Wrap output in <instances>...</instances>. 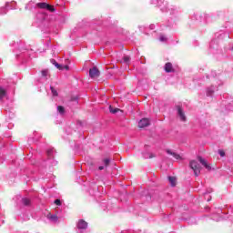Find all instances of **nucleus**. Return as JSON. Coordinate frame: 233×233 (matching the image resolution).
I'll return each instance as SVG.
<instances>
[{
  "mask_svg": "<svg viewBox=\"0 0 233 233\" xmlns=\"http://www.w3.org/2000/svg\"><path fill=\"white\" fill-rule=\"evenodd\" d=\"M63 68H65V70H70V66H64L62 67V70H63Z\"/></svg>",
  "mask_w": 233,
  "mask_h": 233,
  "instance_id": "nucleus-30",
  "label": "nucleus"
},
{
  "mask_svg": "<svg viewBox=\"0 0 233 233\" xmlns=\"http://www.w3.org/2000/svg\"><path fill=\"white\" fill-rule=\"evenodd\" d=\"M13 5H15V2H13Z\"/></svg>",
  "mask_w": 233,
  "mask_h": 233,
  "instance_id": "nucleus-37",
  "label": "nucleus"
},
{
  "mask_svg": "<svg viewBox=\"0 0 233 233\" xmlns=\"http://www.w3.org/2000/svg\"><path fill=\"white\" fill-rule=\"evenodd\" d=\"M51 92L55 97L57 96V91L56 89H54V87H52V86H51Z\"/></svg>",
  "mask_w": 233,
  "mask_h": 233,
  "instance_id": "nucleus-26",
  "label": "nucleus"
},
{
  "mask_svg": "<svg viewBox=\"0 0 233 233\" xmlns=\"http://www.w3.org/2000/svg\"><path fill=\"white\" fill-rule=\"evenodd\" d=\"M207 17H208V15H204V19H207Z\"/></svg>",
  "mask_w": 233,
  "mask_h": 233,
  "instance_id": "nucleus-33",
  "label": "nucleus"
},
{
  "mask_svg": "<svg viewBox=\"0 0 233 233\" xmlns=\"http://www.w3.org/2000/svg\"><path fill=\"white\" fill-rule=\"evenodd\" d=\"M211 198H208V201H210Z\"/></svg>",
  "mask_w": 233,
  "mask_h": 233,
  "instance_id": "nucleus-36",
  "label": "nucleus"
},
{
  "mask_svg": "<svg viewBox=\"0 0 233 233\" xmlns=\"http://www.w3.org/2000/svg\"><path fill=\"white\" fill-rule=\"evenodd\" d=\"M216 90H218V86H211L207 88V96L208 97H210L212 96V94H214V92H216Z\"/></svg>",
  "mask_w": 233,
  "mask_h": 233,
  "instance_id": "nucleus-8",
  "label": "nucleus"
},
{
  "mask_svg": "<svg viewBox=\"0 0 233 233\" xmlns=\"http://www.w3.org/2000/svg\"><path fill=\"white\" fill-rule=\"evenodd\" d=\"M189 167L191 169H193L195 176H199V174L201 173V165H199L198 161L191 160L189 162Z\"/></svg>",
  "mask_w": 233,
  "mask_h": 233,
  "instance_id": "nucleus-1",
  "label": "nucleus"
},
{
  "mask_svg": "<svg viewBox=\"0 0 233 233\" xmlns=\"http://www.w3.org/2000/svg\"><path fill=\"white\" fill-rule=\"evenodd\" d=\"M8 8H10V3H6L5 6H2L0 8V15H5V14H6V12H8Z\"/></svg>",
  "mask_w": 233,
  "mask_h": 233,
  "instance_id": "nucleus-9",
  "label": "nucleus"
},
{
  "mask_svg": "<svg viewBox=\"0 0 233 233\" xmlns=\"http://www.w3.org/2000/svg\"><path fill=\"white\" fill-rule=\"evenodd\" d=\"M151 3L152 5H156V3H157V0H152Z\"/></svg>",
  "mask_w": 233,
  "mask_h": 233,
  "instance_id": "nucleus-32",
  "label": "nucleus"
},
{
  "mask_svg": "<svg viewBox=\"0 0 233 233\" xmlns=\"http://www.w3.org/2000/svg\"><path fill=\"white\" fill-rule=\"evenodd\" d=\"M123 63H126V65H128L130 63V56H125L123 57Z\"/></svg>",
  "mask_w": 233,
  "mask_h": 233,
  "instance_id": "nucleus-21",
  "label": "nucleus"
},
{
  "mask_svg": "<svg viewBox=\"0 0 233 233\" xmlns=\"http://www.w3.org/2000/svg\"><path fill=\"white\" fill-rule=\"evenodd\" d=\"M212 43H214V42H211L210 46H212Z\"/></svg>",
  "mask_w": 233,
  "mask_h": 233,
  "instance_id": "nucleus-35",
  "label": "nucleus"
},
{
  "mask_svg": "<svg viewBox=\"0 0 233 233\" xmlns=\"http://www.w3.org/2000/svg\"><path fill=\"white\" fill-rule=\"evenodd\" d=\"M98 170H105V166H100V167H98Z\"/></svg>",
  "mask_w": 233,
  "mask_h": 233,
  "instance_id": "nucleus-31",
  "label": "nucleus"
},
{
  "mask_svg": "<svg viewBox=\"0 0 233 233\" xmlns=\"http://www.w3.org/2000/svg\"><path fill=\"white\" fill-rule=\"evenodd\" d=\"M50 63H52V65H54L56 68H58V70H63V66L61 65H59L56 59H51Z\"/></svg>",
  "mask_w": 233,
  "mask_h": 233,
  "instance_id": "nucleus-14",
  "label": "nucleus"
},
{
  "mask_svg": "<svg viewBox=\"0 0 233 233\" xmlns=\"http://www.w3.org/2000/svg\"><path fill=\"white\" fill-rule=\"evenodd\" d=\"M167 154H168L169 156H172L175 159H177V161H181V159H183V157L179 154L173 152L170 149L167 150Z\"/></svg>",
  "mask_w": 233,
  "mask_h": 233,
  "instance_id": "nucleus-6",
  "label": "nucleus"
},
{
  "mask_svg": "<svg viewBox=\"0 0 233 233\" xmlns=\"http://www.w3.org/2000/svg\"><path fill=\"white\" fill-rule=\"evenodd\" d=\"M55 205H56L57 207H61V200L60 199H56L55 200Z\"/></svg>",
  "mask_w": 233,
  "mask_h": 233,
  "instance_id": "nucleus-27",
  "label": "nucleus"
},
{
  "mask_svg": "<svg viewBox=\"0 0 233 233\" xmlns=\"http://www.w3.org/2000/svg\"><path fill=\"white\" fill-rule=\"evenodd\" d=\"M218 154H219V156H220L221 157H225V151L219 150V151H218Z\"/></svg>",
  "mask_w": 233,
  "mask_h": 233,
  "instance_id": "nucleus-28",
  "label": "nucleus"
},
{
  "mask_svg": "<svg viewBox=\"0 0 233 233\" xmlns=\"http://www.w3.org/2000/svg\"><path fill=\"white\" fill-rule=\"evenodd\" d=\"M54 152H55L54 148H50L47 150V157H49V159H53Z\"/></svg>",
  "mask_w": 233,
  "mask_h": 233,
  "instance_id": "nucleus-16",
  "label": "nucleus"
},
{
  "mask_svg": "<svg viewBox=\"0 0 233 233\" xmlns=\"http://www.w3.org/2000/svg\"><path fill=\"white\" fill-rule=\"evenodd\" d=\"M36 17L37 19H40L41 23H45V21L48 19V15L40 13V14H37Z\"/></svg>",
  "mask_w": 233,
  "mask_h": 233,
  "instance_id": "nucleus-11",
  "label": "nucleus"
},
{
  "mask_svg": "<svg viewBox=\"0 0 233 233\" xmlns=\"http://www.w3.org/2000/svg\"><path fill=\"white\" fill-rule=\"evenodd\" d=\"M198 161L199 163H201V165H203V167H205V168H207V170H210V165H208V163H207L206 159H203V157H198Z\"/></svg>",
  "mask_w": 233,
  "mask_h": 233,
  "instance_id": "nucleus-10",
  "label": "nucleus"
},
{
  "mask_svg": "<svg viewBox=\"0 0 233 233\" xmlns=\"http://www.w3.org/2000/svg\"><path fill=\"white\" fill-rule=\"evenodd\" d=\"M36 6L38 8H41L42 10H48V12H56V7H54V5H51L45 2L37 3Z\"/></svg>",
  "mask_w": 233,
  "mask_h": 233,
  "instance_id": "nucleus-2",
  "label": "nucleus"
},
{
  "mask_svg": "<svg viewBox=\"0 0 233 233\" xmlns=\"http://www.w3.org/2000/svg\"><path fill=\"white\" fill-rule=\"evenodd\" d=\"M6 96V90L5 88L0 87V99H4V97Z\"/></svg>",
  "mask_w": 233,
  "mask_h": 233,
  "instance_id": "nucleus-18",
  "label": "nucleus"
},
{
  "mask_svg": "<svg viewBox=\"0 0 233 233\" xmlns=\"http://www.w3.org/2000/svg\"><path fill=\"white\" fill-rule=\"evenodd\" d=\"M177 116L180 121H187V116H185V112H183L181 106H177Z\"/></svg>",
  "mask_w": 233,
  "mask_h": 233,
  "instance_id": "nucleus-7",
  "label": "nucleus"
},
{
  "mask_svg": "<svg viewBox=\"0 0 233 233\" xmlns=\"http://www.w3.org/2000/svg\"><path fill=\"white\" fill-rule=\"evenodd\" d=\"M143 157H145V159H152V157H156V154H154V153H144Z\"/></svg>",
  "mask_w": 233,
  "mask_h": 233,
  "instance_id": "nucleus-13",
  "label": "nucleus"
},
{
  "mask_svg": "<svg viewBox=\"0 0 233 233\" xmlns=\"http://www.w3.org/2000/svg\"><path fill=\"white\" fill-rule=\"evenodd\" d=\"M22 203L25 205V207L30 206V200L26 198H22Z\"/></svg>",
  "mask_w": 233,
  "mask_h": 233,
  "instance_id": "nucleus-20",
  "label": "nucleus"
},
{
  "mask_svg": "<svg viewBox=\"0 0 233 233\" xmlns=\"http://www.w3.org/2000/svg\"><path fill=\"white\" fill-rule=\"evenodd\" d=\"M104 165H105V167H108V165H110V160H109V158L104 159Z\"/></svg>",
  "mask_w": 233,
  "mask_h": 233,
  "instance_id": "nucleus-25",
  "label": "nucleus"
},
{
  "mask_svg": "<svg viewBox=\"0 0 233 233\" xmlns=\"http://www.w3.org/2000/svg\"><path fill=\"white\" fill-rule=\"evenodd\" d=\"M47 219H49V221H52L53 223H56V222H57V215L49 213V214H47Z\"/></svg>",
  "mask_w": 233,
  "mask_h": 233,
  "instance_id": "nucleus-12",
  "label": "nucleus"
},
{
  "mask_svg": "<svg viewBox=\"0 0 233 233\" xmlns=\"http://www.w3.org/2000/svg\"><path fill=\"white\" fill-rule=\"evenodd\" d=\"M42 76L43 77H48V70H43L42 71Z\"/></svg>",
  "mask_w": 233,
  "mask_h": 233,
  "instance_id": "nucleus-24",
  "label": "nucleus"
},
{
  "mask_svg": "<svg viewBox=\"0 0 233 233\" xmlns=\"http://www.w3.org/2000/svg\"><path fill=\"white\" fill-rule=\"evenodd\" d=\"M109 110H110V112H111V114H117V111L119 110V109H117V108H112V106H109Z\"/></svg>",
  "mask_w": 233,
  "mask_h": 233,
  "instance_id": "nucleus-23",
  "label": "nucleus"
},
{
  "mask_svg": "<svg viewBox=\"0 0 233 233\" xmlns=\"http://www.w3.org/2000/svg\"><path fill=\"white\" fill-rule=\"evenodd\" d=\"M159 41H161V43H167V36H165L164 35H161L159 36Z\"/></svg>",
  "mask_w": 233,
  "mask_h": 233,
  "instance_id": "nucleus-22",
  "label": "nucleus"
},
{
  "mask_svg": "<svg viewBox=\"0 0 233 233\" xmlns=\"http://www.w3.org/2000/svg\"><path fill=\"white\" fill-rule=\"evenodd\" d=\"M99 69L97 67H93L89 70V77L91 79H96V77H99Z\"/></svg>",
  "mask_w": 233,
  "mask_h": 233,
  "instance_id": "nucleus-3",
  "label": "nucleus"
},
{
  "mask_svg": "<svg viewBox=\"0 0 233 233\" xmlns=\"http://www.w3.org/2000/svg\"><path fill=\"white\" fill-rule=\"evenodd\" d=\"M218 216H219V213H218V215H214V216L212 217V218L214 219V221H223V219H225V218H223V217H218Z\"/></svg>",
  "mask_w": 233,
  "mask_h": 233,
  "instance_id": "nucleus-19",
  "label": "nucleus"
},
{
  "mask_svg": "<svg viewBox=\"0 0 233 233\" xmlns=\"http://www.w3.org/2000/svg\"><path fill=\"white\" fill-rule=\"evenodd\" d=\"M168 181L171 187H174L176 185L177 178L175 177H168Z\"/></svg>",
  "mask_w": 233,
  "mask_h": 233,
  "instance_id": "nucleus-17",
  "label": "nucleus"
},
{
  "mask_svg": "<svg viewBox=\"0 0 233 233\" xmlns=\"http://www.w3.org/2000/svg\"><path fill=\"white\" fill-rule=\"evenodd\" d=\"M25 10H28V5H25Z\"/></svg>",
  "mask_w": 233,
  "mask_h": 233,
  "instance_id": "nucleus-34",
  "label": "nucleus"
},
{
  "mask_svg": "<svg viewBox=\"0 0 233 233\" xmlns=\"http://www.w3.org/2000/svg\"><path fill=\"white\" fill-rule=\"evenodd\" d=\"M57 112H58V114H60V116H65V107L62 106H58Z\"/></svg>",
  "mask_w": 233,
  "mask_h": 233,
  "instance_id": "nucleus-15",
  "label": "nucleus"
},
{
  "mask_svg": "<svg viewBox=\"0 0 233 233\" xmlns=\"http://www.w3.org/2000/svg\"><path fill=\"white\" fill-rule=\"evenodd\" d=\"M150 30H154L156 28V25L154 24L149 25Z\"/></svg>",
  "mask_w": 233,
  "mask_h": 233,
  "instance_id": "nucleus-29",
  "label": "nucleus"
},
{
  "mask_svg": "<svg viewBox=\"0 0 233 233\" xmlns=\"http://www.w3.org/2000/svg\"><path fill=\"white\" fill-rule=\"evenodd\" d=\"M164 70L167 74H170L172 72H176V69H174V66L170 62L166 63V65L164 66Z\"/></svg>",
  "mask_w": 233,
  "mask_h": 233,
  "instance_id": "nucleus-4",
  "label": "nucleus"
},
{
  "mask_svg": "<svg viewBox=\"0 0 233 233\" xmlns=\"http://www.w3.org/2000/svg\"><path fill=\"white\" fill-rule=\"evenodd\" d=\"M148 125H150V120L148 118H142L138 122L139 128H145V127H148Z\"/></svg>",
  "mask_w": 233,
  "mask_h": 233,
  "instance_id": "nucleus-5",
  "label": "nucleus"
}]
</instances>
